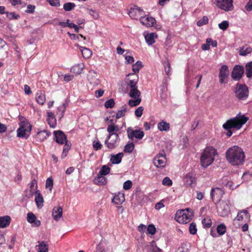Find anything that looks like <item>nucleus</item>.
I'll list each match as a JSON object with an SVG mask.
<instances>
[{"mask_svg":"<svg viewBox=\"0 0 252 252\" xmlns=\"http://www.w3.org/2000/svg\"><path fill=\"white\" fill-rule=\"evenodd\" d=\"M226 158L232 165H240L243 164L245 155L243 150L238 146L229 148L226 152Z\"/></svg>","mask_w":252,"mask_h":252,"instance_id":"nucleus-1","label":"nucleus"},{"mask_svg":"<svg viewBox=\"0 0 252 252\" xmlns=\"http://www.w3.org/2000/svg\"><path fill=\"white\" fill-rule=\"evenodd\" d=\"M248 120V117H246L245 115L241 116L239 114L235 118L228 120L223 125V128L227 130V136L229 137L231 136L232 132L230 130L231 128L240 129L242 126L246 123Z\"/></svg>","mask_w":252,"mask_h":252,"instance_id":"nucleus-2","label":"nucleus"},{"mask_svg":"<svg viewBox=\"0 0 252 252\" xmlns=\"http://www.w3.org/2000/svg\"><path fill=\"white\" fill-rule=\"evenodd\" d=\"M216 155H217V152L215 148L213 147H206L200 158L202 166L206 167L211 165Z\"/></svg>","mask_w":252,"mask_h":252,"instance_id":"nucleus-3","label":"nucleus"},{"mask_svg":"<svg viewBox=\"0 0 252 252\" xmlns=\"http://www.w3.org/2000/svg\"><path fill=\"white\" fill-rule=\"evenodd\" d=\"M192 216L191 212L187 210H181L178 211L175 216V220L180 223H187L190 221Z\"/></svg>","mask_w":252,"mask_h":252,"instance_id":"nucleus-4","label":"nucleus"},{"mask_svg":"<svg viewBox=\"0 0 252 252\" xmlns=\"http://www.w3.org/2000/svg\"><path fill=\"white\" fill-rule=\"evenodd\" d=\"M32 129L31 126L28 123H22L20 127L17 129V136L22 138H27L30 135Z\"/></svg>","mask_w":252,"mask_h":252,"instance_id":"nucleus-5","label":"nucleus"},{"mask_svg":"<svg viewBox=\"0 0 252 252\" xmlns=\"http://www.w3.org/2000/svg\"><path fill=\"white\" fill-rule=\"evenodd\" d=\"M248 88L246 85L237 84L235 94L239 99H245L248 96Z\"/></svg>","mask_w":252,"mask_h":252,"instance_id":"nucleus-6","label":"nucleus"},{"mask_svg":"<svg viewBox=\"0 0 252 252\" xmlns=\"http://www.w3.org/2000/svg\"><path fill=\"white\" fill-rule=\"evenodd\" d=\"M119 135L116 133L109 134L105 141V144L108 148L113 149L117 146V143L119 140Z\"/></svg>","mask_w":252,"mask_h":252,"instance_id":"nucleus-7","label":"nucleus"},{"mask_svg":"<svg viewBox=\"0 0 252 252\" xmlns=\"http://www.w3.org/2000/svg\"><path fill=\"white\" fill-rule=\"evenodd\" d=\"M216 5L225 11H231L233 8V0H216Z\"/></svg>","mask_w":252,"mask_h":252,"instance_id":"nucleus-8","label":"nucleus"},{"mask_svg":"<svg viewBox=\"0 0 252 252\" xmlns=\"http://www.w3.org/2000/svg\"><path fill=\"white\" fill-rule=\"evenodd\" d=\"M127 137L129 139L133 140L135 138L138 139H141L144 136V132L140 129H133L131 127H129L126 130Z\"/></svg>","mask_w":252,"mask_h":252,"instance_id":"nucleus-9","label":"nucleus"},{"mask_svg":"<svg viewBox=\"0 0 252 252\" xmlns=\"http://www.w3.org/2000/svg\"><path fill=\"white\" fill-rule=\"evenodd\" d=\"M224 194V191L219 188H212L211 191V196L213 201L218 203Z\"/></svg>","mask_w":252,"mask_h":252,"instance_id":"nucleus-10","label":"nucleus"},{"mask_svg":"<svg viewBox=\"0 0 252 252\" xmlns=\"http://www.w3.org/2000/svg\"><path fill=\"white\" fill-rule=\"evenodd\" d=\"M87 78L90 84L93 87H96L100 84L97 73L94 70H91L89 72Z\"/></svg>","mask_w":252,"mask_h":252,"instance_id":"nucleus-11","label":"nucleus"},{"mask_svg":"<svg viewBox=\"0 0 252 252\" xmlns=\"http://www.w3.org/2000/svg\"><path fill=\"white\" fill-rule=\"evenodd\" d=\"M244 72V70L243 66L236 65L233 68L231 74V77L234 80H239L243 75Z\"/></svg>","mask_w":252,"mask_h":252,"instance_id":"nucleus-12","label":"nucleus"},{"mask_svg":"<svg viewBox=\"0 0 252 252\" xmlns=\"http://www.w3.org/2000/svg\"><path fill=\"white\" fill-rule=\"evenodd\" d=\"M228 76V66L223 65L220 70L219 81L221 84H226L227 82V78Z\"/></svg>","mask_w":252,"mask_h":252,"instance_id":"nucleus-13","label":"nucleus"},{"mask_svg":"<svg viewBox=\"0 0 252 252\" xmlns=\"http://www.w3.org/2000/svg\"><path fill=\"white\" fill-rule=\"evenodd\" d=\"M56 141L60 144H63L67 142L65 134L61 130L54 131Z\"/></svg>","mask_w":252,"mask_h":252,"instance_id":"nucleus-14","label":"nucleus"},{"mask_svg":"<svg viewBox=\"0 0 252 252\" xmlns=\"http://www.w3.org/2000/svg\"><path fill=\"white\" fill-rule=\"evenodd\" d=\"M143 12V10L136 6L130 9L128 12V14L132 19H137L138 17H141Z\"/></svg>","mask_w":252,"mask_h":252,"instance_id":"nucleus-15","label":"nucleus"},{"mask_svg":"<svg viewBox=\"0 0 252 252\" xmlns=\"http://www.w3.org/2000/svg\"><path fill=\"white\" fill-rule=\"evenodd\" d=\"M230 211V207L228 204L225 202L222 201L220 203L219 207V212L220 215L222 217L227 216Z\"/></svg>","mask_w":252,"mask_h":252,"instance_id":"nucleus-16","label":"nucleus"},{"mask_svg":"<svg viewBox=\"0 0 252 252\" xmlns=\"http://www.w3.org/2000/svg\"><path fill=\"white\" fill-rule=\"evenodd\" d=\"M140 21L142 25L146 26L147 27H153L154 24L156 23L155 19L152 17L144 18L141 16Z\"/></svg>","mask_w":252,"mask_h":252,"instance_id":"nucleus-17","label":"nucleus"},{"mask_svg":"<svg viewBox=\"0 0 252 252\" xmlns=\"http://www.w3.org/2000/svg\"><path fill=\"white\" fill-rule=\"evenodd\" d=\"M50 133L47 130H43L37 132L34 136L36 142H42L46 140L49 136Z\"/></svg>","mask_w":252,"mask_h":252,"instance_id":"nucleus-18","label":"nucleus"},{"mask_svg":"<svg viewBox=\"0 0 252 252\" xmlns=\"http://www.w3.org/2000/svg\"><path fill=\"white\" fill-rule=\"evenodd\" d=\"M52 216L53 219L58 221L63 217V208L61 206L55 207L53 209Z\"/></svg>","mask_w":252,"mask_h":252,"instance_id":"nucleus-19","label":"nucleus"},{"mask_svg":"<svg viewBox=\"0 0 252 252\" xmlns=\"http://www.w3.org/2000/svg\"><path fill=\"white\" fill-rule=\"evenodd\" d=\"M35 248L37 252H48L49 245L44 241H38Z\"/></svg>","mask_w":252,"mask_h":252,"instance_id":"nucleus-20","label":"nucleus"},{"mask_svg":"<svg viewBox=\"0 0 252 252\" xmlns=\"http://www.w3.org/2000/svg\"><path fill=\"white\" fill-rule=\"evenodd\" d=\"M124 156L123 153H119L116 155L111 154L110 155V161L114 164H118L121 162L122 158Z\"/></svg>","mask_w":252,"mask_h":252,"instance_id":"nucleus-21","label":"nucleus"},{"mask_svg":"<svg viewBox=\"0 0 252 252\" xmlns=\"http://www.w3.org/2000/svg\"><path fill=\"white\" fill-rule=\"evenodd\" d=\"M43 198L40 192V191L37 190L35 192V202L36 206L38 208H41L43 206Z\"/></svg>","mask_w":252,"mask_h":252,"instance_id":"nucleus-22","label":"nucleus"},{"mask_svg":"<svg viewBox=\"0 0 252 252\" xmlns=\"http://www.w3.org/2000/svg\"><path fill=\"white\" fill-rule=\"evenodd\" d=\"M144 36L147 44L151 45L155 42V38L158 37V35L156 33L151 32L145 34Z\"/></svg>","mask_w":252,"mask_h":252,"instance_id":"nucleus-23","label":"nucleus"},{"mask_svg":"<svg viewBox=\"0 0 252 252\" xmlns=\"http://www.w3.org/2000/svg\"><path fill=\"white\" fill-rule=\"evenodd\" d=\"M125 200V195L124 193H118V194L115 195L112 199V202L116 204L121 205Z\"/></svg>","mask_w":252,"mask_h":252,"instance_id":"nucleus-24","label":"nucleus"},{"mask_svg":"<svg viewBox=\"0 0 252 252\" xmlns=\"http://www.w3.org/2000/svg\"><path fill=\"white\" fill-rule=\"evenodd\" d=\"M11 218L8 216L0 217V228L8 226L10 223Z\"/></svg>","mask_w":252,"mask_h":252,"instance_id":"nucleus-25","label":"nucleus"},{"mask_svg":"<svg viewBox=\"0 0 252 252\" xmlns=\"http://www.w3.org/2000/svg\"><path fill=\"white\" fill-rule=\"evenodd\" d=\"M48 118L47 121L50 127L54 128L56 126V120L54 114L49 112L47 113Z\"/></svg>","mask_w":252,"mask_h":252,"instance_id":"nucleus-26","label":"nucleus"},{"mask_svg":"<svg viewBox=\"0 0 252 252\" xmlns=\"http://www.w3.org/2000/svg\"><path fill=\"white\" fill-rule=\"evenodd\" d=\"M184 181L186 184L190 187L194 185L195 184V178L190 173L186 175L184 178Z\"/></svg>","mask_w":252,"mask_h":252,"instance_id":"nucleus-27","label":"nucleus"},{"mask_svg":"<svg viewBox=\"0 0 252 252\" xmlns=\"http://www.w3.org/2000/svg\"><path fill=\"white\" fill-rule=\"evenodd\" d=\"M35 98L37 102L40 105L44 104L46 100L45 94L40 91L36 93Z\"/></svg>","mask_w":252,"mask_h":252,"instance_id":"nucleus-28","label":"nucleus"},{"mask_svg":"<svg viewBox=\"0 0 252 252\" xmlns=\"http://www.w3.org/2000/svg\"><path fill=\"white\" fill-rule=\"evenodd\" d=\"M166 158H160L158 157H155L154 159V163L158 167H163L165 165Z\"/></svg>","mask_w":252,"mask_h":252,"instance_id":"nucleus-29","label":"nucleus"},{"mask_svg":"<svg viewBox=\"0 0 252 252\" xmlns=\"http://www.w3.org/2000/svg\"><path fill=\"white\" fill-rule=\"evenodd\" d=\"M129 76H132V78L131 79H130L129 80V82L128 83V85L131 88H136L137 87L136 86V84L138 82V76L137 75L134 74V73H130L128 74Z\"/></svg>","mask_w":252,"mask_h":252,"instance_id":"nucleus-30","label":"nucleus"},{"mask_svg":"<svg viewBox=\"0 0 252 252\" xmlns=\"http://www.w3.org/2000/svg\"><path fill=\"white\" fill-rule=\"evenodd\" d=\"M79 49L84 58L89 59L91 57L92 52L89 49L85 47L79 46Z\"/></svg>","mask_w":252,"mask_h":252,"instance_id":"nucleus-31","label":"nucleus"},{"mask_svg":"<svg viewBox=\"0 0 252 252\" xmlns=\"http://www.w3.org/2000/svg\"><path fill=\"white\" fill-rule=\"evenodd\" d=\"M94 183L98 185H105L107 183V179L104 177V175H99L95 178L94 181Z\"/></svg>","mask_w":252,"mask_h":252,"instance_id":"nucleus-32","label":"nucleus"},{"mask_svg":"<svg viewBox=\"0 0 252 252\" xmlns=\"http://www.w3.org/2000/svg\"><path fill=\"white\" fill-rule=\"evenodd\" d=\"M158 127L160 131H167L170 129V125L164 121H162L158 124Z\"/></svg>","mask_w":252,"mask_h":252,"instance_id":"nucleus-33","label":"nucleus"},{"mask_svg":"<svg viewBox=\"0 0 252 252\" xmlns=\"http://www.w3.org/2000/svg\"><path fill=\"white\" fill-rule=\"evenodd\" d=\"M140 94V92L137 89V87L131 88L129 93V96L133 98L139 97Z\"/></svg>","mask_w":252,"mask_h":252,"instance_id":"nucleus-34","label":"nucleus"},{"mask_svg":"<svg viewBox=\"0 0 252 252\" xmlns=\"http://www.w3.org/2000/svg\"><path fill=\"white\" fill-rule=\"evenodd\" d=\"M252 51V49L251 47L242 46L240 48L239 54L241 56H246L247 55L251 53Z\"/></svg>","mask_w":252,"mask_h":252,"instance_id":"nucleus-35","label":"nucleus"},{"mask_svg":"<svg viewBox=\"0 0 252 252\" xmlns=\"http://www.w3.org/2000/svg\"><path fill=\"white\" fill-rule=\"evenodd\" d=\"M246 74L247 77L251 78L252 76V61L246 64Z\"/></svg>","mask_w":252,"mask_h":252,"instance_id":"nucleus-36","label":"nucleus"},{"mask_svg":"<svg viewBox=\"0 0 252 252\" xmlns=\"http://www.w3.org/2000/svg\"><path fill=\"white\" fill-rule=\"evenodd\" d=\"M242 214H244L245 215L246 218H248L250 217V215H249L248 211L242 210L238 213L237 216L235 220H236L238 221L242 220L243 219V216Z\"/></svg>","mask_w":252,"mask_h":252,"instance_id":"nucleus-37","label":"nucleus"},{"mask_svg":"<svg viewBox=\"0 0 252 252\" xmlns=\"http://www.w3.org/2000/svg\"><path fill=\"white\" fill-rule=\"evenodd\" d=\"M143 66L141 61H137L135 63L132 65V70L135 73L139 72L140 69Z\"/></svg>","mask_w":252,"mask_h":252,"instance_id":"nucleus-38","label":"nucleus"},{"mask_svg":"<svg viewBox=\"0 0 252 252\" xmlns=\"http://www.w3.org/2000/svg\"><path fill=\"white\" fill-rule=\"evenodd\" d=\"M110 168L107 165H103L100 169L99 174L100 175H106L110 173Z\"/></svg>","mask_w":252,"mask_h":252,"instance_id":"nucleus-39","label":"nucleus"},{"mask_svg":"<svg viewBox=\"0 0 252 252\" xmlns=\"http://www.w3.org/2000/svg\"><path fill=\"white\" fill-rule=\"evenodd\" d=\"M107 130L111 134L114 133L113 132L114 131H118L119 130V127L118 125H110L108 126Z\"/></svg>","mask_w":252,"mask_h":252,"instance_id":"nucleus-40","label":"nucleus"},{"mask_svg":"<svg viewBox=\"0 0 252 252\" xmlns=\"http://www.w3.org/2000/svg\"><path fill=\"white\" fill-rule=\"evenodd\" d=\"M75 7V4L72 2H66L63 4V8L65 11H69Z\"/></svg>","mask_w":252,"mask_h":252,"instance_id":"nucleus-41","label":"nucleus"},{"mask_svg":"<svg viewBox=\"0 0 252 252\" xmlns=\"http://www.w3.org/2000/svg\"><path fill=\"white\" fill-rule=\"evenodd\" d=\"M134 148V145L132 142L128 143L126 145L124 148V152L126 153H130Z\"/></svg>","mask_w":252,"mask_h":252,"instance_id":"nucleus-42","label":"nucleus"},{"mask_svg":"<svg viewBox=\"0 0 252 252\" xmlns=\"http://www.w3.org/2000/svg\"><path fill=\"white\" fill-rule=\"evenodd\" d=\"M217 232L220 235L224 234L226 232V226L224 224H220L217 226Z\"/></svg>","mask_w":252,"mask_h":252,"instance_id":"nucleus-43","label":"nucleus"},{"mask_svg":"<svg viewBox=\"0 0 252 252\" xmlns=\"http://www.w3.org/2000/svg\"><path fill=\"white\" fill-rule=\"evenodd\" d=\"M135 99V100H133V99L129 100L128 104L131 107H134V106H136L139 105L141 101V99L140 97L136 98Z\"/></svg>","mask_w":252,"mask_h":252,"instance_id":"nucleus-44","label":"nucleus"},{"mask_svg":"<svg viewBox=\"0 0 252 252\" xmlns=\"http://www.w3.org/2000/svg\"><path fill=\"white\" fill-rule=\"evenodd\" d=\"M53 186V180L51 177L47 178L46 181L45 187L46 189H49L50 191H51Z\"/></svg>","mask_w":252,"mask_h":252,"instance_id":"nucleus-45","label":"nucleus"},{"mask_svg":"<svg viewBox=\"0 0 252 252\" xmlns=\"http://www.w3.org/2000/svg\"><path fill=\"white\" fill-rule=\"evenodd\" d=\"M126 111V105L123 106V109L119 110L116 114V119H119L122 117H124L125 115V113Z\"/></svg>","mask_w":252,"mask_h":252,"instance_id":"nucleus-46","label":"nucleus"},{"mask_svg":"<svg viewBox=\"0 0 252 252\" xmlns=\"http://www.w3.org/2000/svg\"><path fill=\"white\" fill-rule=\"evenodd\" d=\"M115 105V101L114 99L113 98H111L108 100L106 101L104 103V106L106 108H112Z\"/></svg>","mask_w":252,"mask_h":252,"instance_id":"nucleus-47","label":"nucleus"},{"mask_svg":"<svg viewBox=\"0 0 252 252\" xmlns=\"http://www.w3.org/2000/svg\"><path fill=\"white\" fill-rule=\"evenodd\" d=\"M27 221L30 223H33L36 220L35 216L32 213H29L27 214Z\"/></svg>","mask_w":252,"mask_h":252,"instance_id":"nucleus-48","label":"nucleus"},{"mask_svg":"<svg viewBox=\"0 0 252 252\" xmlns=\"http://www.w3.org/2000/svg\"><path fill=\"white\" fill-rule=\"evenodd\" d=\"M202 223L204 227L209 228L212 224L211 220L209 218H204L202 220Z\"/></svg>","mask_w":252,"mask_h":252,"instance_id":"nucleus-49","label":"nucleus"},{"mask_svg":"<svg viewBox=\"0 0 252 252\" xmlns=\"http://www.w3.org/2000/svg\"><path fill=\"white\" fill-rule=\"evenodd\" d=\"M208 18L207 16H203V17L198 21L197 22V25L198 26H202L205 24H206L208 22Z\"/></svg>","mask_w":252,"mask_h":252,"instance_id":"nucleus-50","label":"nucleus"},{"mask_svg":"<svg viewBox=\"0 0 252 252\" xmlns=\"http://www.w3.org/2000/svg\"><path fill=\"white\" fill-rule=\"evenodd\" d=\"M229 26V23L227 21H223L219 24V27L223 31L226 30Z\"/></svg>","mask_w":252,"mask_h":252,"instance_id":"nucleus-51","label":"nucleus"},{"mask_svg":"<svg viewBox=\"0 0 252 252\" xmlns=\"http://www.w3.org/2000/svg\"><path fill=\"white\" fill-rule=\"evenodd\" d=\"M189 231L191 234H195L197 231V228L196 224L194 222H192L190 224L189 227Z\"/></svg>","mask_w":252,"mask_h":252,"instance_id":"nucleus-52","label":"nucleus"},{"mask_svg":"<svg viewBox=\"0 0 252 252\" xmlns=\"http://www.w3.org/2000/svg\"><path fill=\"white\" fill-rule=\"evenodd\" d=\"M6 16L9 20H12L13 19H17L20 17L19 15H16L15 12H6Z\"/></svg>","mask_w":252,"mask_h":252,"instance_id":"nucleus-53","label":"nucleus"},{"mask_svg":"<svg viewBox=\"0 0 252 252\" xmlns=\"http://www.w3.org/2000/svg\"><path fill=\"white\" fill-rule=\"evenodd\" d=\"M156 228L153 224H150L147 228V233L154 235L156 233Z\"/></svg>","mask_w":252,"mask_h":252,"instance_id":"nucleus-54","label":"nucleus"},{"mask_svg":"<svg viewBox=\"0 0 252 252\" xmlns=\"http://www.w3.org/2000/svg\"><path fill=\"white\" fill-rule=\"evenodd\" d=\"M144 110V108L142 106L138 107L135 111V115L137 117H140Z\"/></svg>","mask_w":252,"mask_h":252,"instance_id":"nucleus-55","label":"nucleus"},{"mask_svg":"<svg viewBox=\"0 0 252 252\" xmlns=\"http://www.w3.org/2000/svg\"><path fill=\"white\" fill-rule=\"evenodd\" d=\"M132 183L130 180H127L124 182L123 188L125 190H128L132 187Z\"/></svg>","mask_w":252,"mask_h":252,"instance_id":"nucleus-56","label":"nucleus"},{"mask_svg":"<svg viewBox=\"0 0 252 252\" xmlns=\"http://www.w3.org/2000/svg\"><path fill=\"white\" fill-rule=\"evenodd\" d=\"M47 1L52 6L58 7L60 6V0H47Z\"/></svg>","mask_w":252,"mask_h":252,"instance_id":"nucleus-57","label":"nucleus"},{"mask_svg":"<svg viewBox=\"0 0 252 252\" xmlns=\"http://www.w3.org/2000/svg\"><path fill=\"white\" fill-rule=\"evenodd\" d=\"M162 184L165 186H170L172 184V180L168 177H165L162 180Z\"/></svg>","mask_w":252,"mask_h":252,"instance_id":"nucleus-58","label":"nucleus"},{"mask_svg":"<svg viewBox=\"0 0 252 252\" xmlns=\"http://www.w3.org/2000/svg\"><path fill=\"white\" fill-rule=\"evenodd\" d=\"M101 147L102 144L99 141L96 142H95V141L94 142L93 148L95 150L98 151L101 149Z\"/></svg>","mask_w":252,"mask_h":252,"instance_id":"nucleus-59","label":"nucleus"},{"mask_svg":"<svg viewBox=\"0 0 252 252\" xmlns=\"http://www.w3.org/2000/svg\"><path fill=\"white\" fill-rule=\"evenodd\" d=\"M34 190L32 189H28L26 191L25 195L27 197L30 198L33 196V194H35Z\"/></svg>","mask_w":252,"mask_h":252,"instance_id":"nucleus-60","label":"nucleus"},{"mask_svg":"<svg viewBox=\"0 0 252 252\" xmlns=\"http://www.w3.org/2000/svg\"><path fill=\"white\" fill-rule=\"evenodd\" d=\"M165 73L169 75L170 72V65L168 62H165L164 64Z\"/></svg>","mask_w":252,"mask_h":252,"instance_id":"nucleus-61","label":"nucleus"},{"mask_svg":"<svg viewBox=\"0 0 252 252\" xmlns=\"http://www.w3.org/2000/svg\"><path fill=\"white\" fill-rule=\"evenodd\" d=\"M206 43H208L210 45H211L214 47L217 46V41L216 40L213 41L212 39L210 38H208L206 39Z\"/></svg>","mask_w":252,"mask_h":252,"instance_id":"nucleus-62","label":"nucleus"},{"mask_svg":"<svg viewBox=\"0 0 252 252\" xmlns=\"http://www.w3.org/2000/svg\"><path fill=\"white\" fill-rule=\"evenodd\" d=\"M89 12L94 19H96L98 18V14L94 10L90 9H89Z\"/></svg>","mask_w":252,"mask_h":252,"instance_id":"nucleus-63","label":"nucleus"},{"mask_svg":"<svg viewBox=\"0 0 252 252\" xmlns=\"http://www.w3.org/2000/svg\"><path fill=\"white\" fill-rule=\"evenodd\" d=\"M35 9V6L29 4L27 6V10L26 11L27 13H32L34 12Z\"/></svg>","mask_w":252,"mask_h":252,"instance_id":"nucleus-64","label":"nucleus"}]
</instances>
